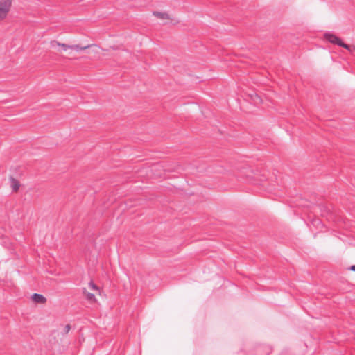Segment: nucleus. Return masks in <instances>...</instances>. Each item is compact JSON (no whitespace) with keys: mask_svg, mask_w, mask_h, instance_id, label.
<instances>
[{"mask_svg":"<svg viewBox=\"0 0 355 355\" xmlns=\"http://www.w3.org/2000/svg\"><path fill=\"white\" fill-rule=\"evenodd\" d=\"M324 38L329 41L330 43H332L334 44H337L339 46L343 47L348 51H352V46H350L348 44H345L340 38L336 36L334 34L331 33H325L324 34Z\"/></svg>","mask_w":355,"mask_h":355,"instance_id":"f257e3e1","label":"nucleus"},{"mask_svg":"<svg viewBox=\"0 0 355 355\" xmlns=\"http://www.w3.org/2000/svg\"><path fill=\"white\" fill-rule=\"evenodd\" d=\"M11 6V0L0 1V21L6 17Z\"/></svg>","mask_w":355,"mask_h":355,"instance_id":"f03ea898","label":"nucleus"},{"mask_svg":"<svg viewBox=\"0 0 355 355\" xmlns=\"http://www.w3.org/2000/svg\"><path fill=\"white\" fill-rule=\"evenodd\" d=\"M31 299L34 302L40 304H44L46 302V297L43 295L39 293L33 294L31 296Z\"/></svg>","mask_w":355,"mask_h":355,"instance_id":"7ed1b4c3","label":"nucleus"},{"mask_svg":"<svg viewBox=\"0 0 355 355\" xmlns=\"http://www.w3.org/2000/svg\"><path fill=\"white\" fill-rule=\"evenodd\" d=\"M51 46L54 47L55 45L61 46L63 51H67V49H71V45H67L66 44H62L57 41H53L51 42Z\"/></svg>","mask_w":355,"mask_h":355,"instance_id":"20e7f679","label":"nucleus"},{"mask_svg":"<svg viewBox=\"0 0 355 355\" xmlns=\"http://www.w3.org/2000/svg\"><path fill=\"white\" fill-rule=\"evenodd\" d=\"M153 15H155L160 19H166L169 18L168 15L166 12H153Z\"/></svg>","mask_w":355,"mask_h":355,"instance_id":"39448f33","label":"nucleus"},{"mask_svg":"<svg viewBox=\"0 0 355 355\" xmlns=\"http://www.w3.org/2000/svg\"><path fill=\"white\" fill-rule=\"evenodd\" d=\"M10 180H11V187H12L13 191H17L19 188V182L12 177L10 178Z\"/></svg>","mask_w":355,"mask_h":355,"instance_id":"423d86ee","label":"nucleus"},{"mask_svg":"<svg viewBox=\"0 0 355 355\" xmlns=\"http://www.w3.org/2000/svg\"><path fill=\"white\" fill-rule=\"evenodd\" d=\"M89 47V45L81 46L78 44H74V45H71V49L75 50L76 51L78 52V51H81L83 50L87 49Z\"/></svg>","mask_w":355,"mask_h":355,"instance_id":"0eeeda50","label":"nucleus"},{"mask_svg":"<svg viewBox=\"0 0 355 355\" xmlns=\"http://www.w3.org/2000/svg\"><path fill=\"white\" fill-rule=\"evenodd\" d=\"M87 299L89 301H92L95 300V295L93 293H87Z\"/></svg>","mask_w":355,"mask_h":355,"instance_id":"6e6552de","label":"nucleus"},{"mask_svg":"<svg viewBox=\"0 0 355 355\" xmlns=\"http://www.w3.org/2000/svg\"><path fill=\"white\" fill-rule=\"evenodd\" d=\"M71 329V326L69 324H67L65 325L64 328V332L65 334H67Z\"/></svg>","mask_w":355,"mask_h":355,"instance_id":"1a4fd4ad","label":"nucleus"},{"mask_svg":"<svg viewBox=\"0 0 355 355\" xmlns=\"http://www.w3.org/2000/svg\"><path fill=\"white\" fill-rule=\"evenodd\" d=\"M89 285L92 286V288L97 289L96 286L92 282L89 283Z\"/></svg>","mask_w":355,"mask_h":355,"instance_id":"9d476101","label":"nucleus"},{"mask_svg":"<svg viewBox=\"0 0 355 355\" xmlns=\"http://www.w3.org/2000/svg\"><path fill=\"white\" fill-rule=\"evenodd\" d=\"M349 270H352V271H354L355 272V264L352 266L350 268H349Z\"/></svg>","mask_w":355,"mask_h":355,"instance_id":"9b49d317","label":"nucleus"}]
</instances>
